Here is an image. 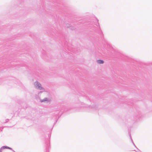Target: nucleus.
<instances>
[{"mask_svg":"<svg viewBox=\"0 0 152 152\" xmlns=\"http://www.w3.org/2000/svg\"><path fill=\"white\" fill-rule=\"evenodd\" d=\"M137 149H138V151H137V152H140L141 151H140L139 149H138L137 148Z\"/></svg>","mask_w":152,"mask_h":152,"instance_id":"4468645a","label":"nucleus"},{"mask_svg":"<svg viewBox=\"0 0 152 152\" xmlns=\"http://www.w3.org/2000/svg\"><path fill=\"white\" fill-rule=\"evenodd\" d=\"M89 28H90L92 30H94L95 29V27L94 26H90Z\"/></svg>","mask_w":152,"mask_h":152,"instance_id":"0eeeda50","label":"nucleus"},{"mask_svg":"<svg viewBox=\"0 0 152 152\" xmlns=\"http://www.w3.org/2000/svg\"><path fill=\"white\" fill-rule=\"evenodd\" d=\"M103 53H104V54H106V53L105 52H104Z\"/></svg>","mask_w":152,"mask_h":152,"instance_id":"dca6fc26","label":"nucleus"},{"mask_svg":"<svg viewBox=\"0 0 152 152\" xmlns=\"http://www.w3.org/2000/svg\"><path fill=\"white\" fill-rule=\"evenodd\" d=\"M94 107V108H95V109H96V108H95V107Z\"/></svg>","mask_w":152,"mask_h":152,"instance_id":"a211bd4d","label":"nucleus"},{"mask_svg":"<svg viewBox=\"0 0 152 152\" xmlns=\"http://www.w3.org/2000/svg\"><path fill=\"white\" fill-rule=\"evenodd\" d=\"M97 24H96V26H97V25H99V29H100V26H99V23H98V20L97 19Z\"/></svg>","mask_w":152,"mask_h":152,"instance_id":"9d476101","label":"nucleus"},{"mask_svg":"<svg viewBox=\"0 0 152 152\" xmlns=\"http://www.w3.org/2000/svg\"><path fill=\"white\" fill-rule=\"evenodd\" d=\"M12 151L13 152H15L14 150H13L12 149Z\"/></svg>","mask_w":152,"mask_h":152,"instance_id":"2eb2a0df","label":"nucleus"},{"mask_svg":"<svg viewBox=\"0 0 152 152\" xmlns=\"http://www.w3.org/2000/svg\"><path fill=\"white\" fill-rule=\"evenodd\" d=\"M3 149H1V148H0V152H2V151L3 150Z\"/></svg>","mask_w":152,"mask_h":152,"instance_id":"ddd939ff","label":"nucleus"},{"mask_svg":"<svg viewBox=\"0 0 152 152\" xmlns=\"http://www.w3.org/2000/svg\"><path fill=\"white\" fill-rule=\"evenodd\" d=\"M58 113H59V112L58 111H57L55 114V115L56 116V118H57V115L58 114Z\"/></svg>","mask_w":152,"mask_h":152,"instance_id":"1a4fd4ad","label":"nucleus"},{"mask_svg":"<svg viewBox=\"0 0 152 152\" xmlns=\"http://www.w3.org/2000/svg\"><path fill=\"white\" fill-rule=\"evenodd\" d=\"M44 53H45L44 51H43L42 52V53L43 54Z\"/></svg>","mask_w":152,"mask_h":152,"instance_id":"f3484780","label":"nucleus"},{"mask_svg":"<svg viewBox=\"0 0 152 152\" xmlns=\"http://www.w3.org/2000/svg\"><path fill=\"white\" fill-rule=\"evenodd\" d=\"M40 92L42 93V91H40Z\"/></svg>","mask_w":152,"mask_h":152,"instance_id":"6ab92c4d","label":"nucleus"},{"mask_svg":"<svg viewBox=\"0 0 152 152\" xmlns=\"http://www.w3.org/2000/svg\"><path fill=\"white\" fill-rule=\"evenodd\" d=\"M129 136L130 137V139L131 140V141L133 143V145H134V146L136 148H137V147H136V145H135V144H134V143L133 142V141L132 140V137H131V133H130V132H129Z\"/></svg>","mask_w":152,"mask_h":152,"instance_id":"20e7f679","label":"nucleus"},{"mask_svg":"<svg viewBox=\"0 0 152 152\" xmlns=\"http://www.w3.org/2000/svg\"><path fill=\"white\" fill-rule=\"evenodd\" d=\"M140 117V115L139 116H136L135 119L136 121H138V119H139V117Z\"/></svg>","mask_w":152,"mask_h":152,"instance_id":"6e6552de","label":"nucleus"},{"mask_svg":"<svg viewBox=\"0 0 152 152\" xmlns=\"http://www.w3.org/2000/svg\"><path fill=\"white\" fill-rule=\"evenodd\" d=\"M59 117H60V116H58V119H57V120H56V121L55 122H54V125L55 124H56V122H57V121L58 120V119L59 118Z\"/></svg>","mask_w":152,"mask_h":152,"instance_id":"9b49d317","label":"nucleus"},{"mask_svg":"<svg viewBox=\"0 0 152 152\" xmlns=\"http://www.w3.org/2000/svg\"><path fill=\"white\" fill-rule=\"evenodd\" d=\"M49 99L47 98H45L44 99H43L42 100H41L40 101L41 102H44L45 101H48Z\"/></svg>","mask_w":152,"mask_h":152,"instance_id":"423d86ee","label":"nucleus"},{"mask_svg":"<svg viewBox=\"0 0 152 152\" xmlns=\"http://www.w3.org/2000/svg\"><path fill=\"white\" fill-rule=\"evenodd\" d=\"M97 62L99 64H103L104 63V61L102 60H97Z\"/></svg>","mask_w":152,"mask_h":152,"instance_id":"39448f33","label":"nucleus"},{"mask_svg":"<svg viewBox=\"0 0 152 152\" xmlns=\"http://www.w3.org/2000/svg\"><path fill=\"white\" fill-rule=\"evenodd\" d=\"M1 149H3V150L5 149H8L11 150H12V148H10L9 147L7 146H2L1 147Z\"/></svg>","mask_w":152,"mask_h":152,"instance_id":"7ed1b4c3","label":"nucleus"},{"mask_svg":"<svg viewBox=\"0 0 152 152\" xmlns=\"http://www.w3.org/2000/svg\"><path fill=\"white\" fill-rule=\"evenodd\" d=\"M9 121V119H7L6 120H5V123H7V122H8Z\"/></svg>","mask_w":152,"mask_h":152,"instance_id":"f8f14e48","label":"nucleus"},{"mask_svg":"<svg viewBox=\"0 0 152 152\" xmlns=\"http://www.w3.org/2000/svg\"><path fill=\"white\" fill-rule=\"evenodd\" d=\"M34 84L35 88L40 90L44 89V88L41 86V84L38 81H36L34 83Z\"/></svg>","mask_w":152,"mask_h":152,"instance_id":"f257e3e1","label":"nucleus"},{"mask_svg":"<svg viewBox=\"0 0 152 152\" xmlns=\"http://www.w3.org/2000/svg\"><path fill=\"white\" fill-rule=\"evenodd\" d=\"M66 27L67 28H69L70 29L72 30H74L75 29V28L74 27L71 26L70 24H68L67 25H66Z\"/></svg>","mask_w":152,"mask_h":152,"instance_id":"f03ea898","label":"nucleus"}]
</instances>
